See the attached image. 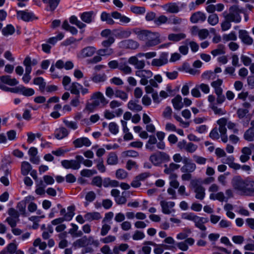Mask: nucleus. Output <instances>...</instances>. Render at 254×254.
<instances>
[{"label":"nucleus","instance_id":"nucleus-64","mask_svg":"<svg viewBox=\"0 0 254 254\" xmlns=\"http://www.w3.org/2000/svg\"><path fill=\"white\" fill-rule=\"evenodd\" d=\"M14 27L11 25H8L2 30V33L4 36L12 35L14 32Z\"/></svg>","mask_w":254,"mask_h":254},{"label":"nucleus","instance_id":"nucleus-17","mask_svg":"<svg viewBox=\"0 0 254 254\" xmlns=\"http://www.w3.org/2000/svg\"><path fill=\"white\" fill-rule=\"evenodd\" d=\"M194 243V240L192 238H188L185 241L177 243L176 246L182 251H187L189 249V246H192Z\"/></svg>","mask_w":254,"mask_h":254},{"label":"nucleus","instance_id":"nucleus-30","mask_svg":"<svg viewBox=\"0 0 254 254\" xmlns=\"http://www.w3.org/2000/svg\"><path fill=\"white\" fill-rule=\"evenodd\" d=\"M173 107L175 110H180L184 107V103L182 102V98L181 95H177L172 100Z\"/></svg>","mask_w":254,"mask_h":254},{"label":"nucleus","instance_id":"nucleus-62","mask_svg":"<svg viewBox=\"0 0 254 254\" xmlns=\"http://www.w3.org/2000/svg\"><path fill=\"white\" fill-rule=\"evenodd\" d=\"M97 173L95 170L83 169L80 171V175L85 177H90Z\"/></svg>","mask_w":254,"mask_h":254},{"label":"nucleus","instance_id":"nucleus-42","mask_svg":"<svg viewBox=\"0 0 254 254\" xmlns=\"http://www.w3.org/2000/svg\"><path fill=\"white\" fill-rule=\"evenodd\" d=\"M222 84L223 80L219 78L211 83V86L214 88L215 93L223 91L221 87Z\"/></svg>","mask_w":254,"mask_h":254},{"label":"nucleus","instance_id":"nucleus-49","mask_svg":"<svg viewBox=\"0 0 254 254\" xmlns=\"http://www.w3.org/2000/svg\"><path fill=\"white\" fill-rule=\"evenodd\" d=\"M20 93L25 96H31L35 94V91L32 88L21 85Z\"/></svg>","mask_w":254,"mask_h":254},{"label":"nucleus","instance_id":"nucleus-44","mask_svg":"<svg viewBox=\"0 0 254 254\" xmlns=\"http://www.w3.org/2000/svg\"><path fill=\"white\" fill-rule=\"evenodd\" d=\"M119 69L125 74H130L132 72V68L126 62L120 63Z\"/></svg>","mask_w":254,"mask_h":254},{"label":"nucleus","instance_id":"nucleus-39","mask_svg":"<svg viewBox=\"0 0 254 254\" xmlns=\"http://www.w3.org/2000/svg\"><path fill=\"white\" fill-rule=\"evenodd\" d=\"M84 218L88 221L99 220L101 218L100 213L98 212H88L84 215Z\"/></svg>","mask_w":254,"mask_h":254},{"label":"nucleus","instance_id":"nucleus-34","mask_svg":"<svg viewBox=\"0 0 254 254\" xmlns=\"http://www.w3.org/2000/svg\"><path fill=\"white\" fill-rule=\"evenodd\" d=\"M105 48L98 50L97 53L102 57H109L114 53V50L110 47H104Z\"/></svg>","mask_w":254,"mask_h":254},{"label":"nucleus","instance_id":"nucleus-31","mask_svg":"<svg viewBox=\"0 0 254 254\" xmlns=\"http://www.w3.org/2000/svg\"><path fill=\"white\" fill-rule=\"evenodd\" d=\"M68 133L69 132L66 128L62 127L55 130V136L58 139H61L67 136Z\"/></svg>","mask_w":254,"mask_h":254},{"label":"nucleus","instance_id":"nucleus-6","mask_svg":"<svg viewBox=\"0 0 254 254\" xmlns=\"http://www.w3.org/2000/svg\"><path fill=\"white\" fill-rule=\"evenodd\" d=\"M135 74L141 78L140 83L143 85H146L148 82V79L153 75L152 72L150 70L144 68L141 70H136Z\"/></svg>","mask_w":254,"mask_h":254},{"label":"nucleus","instance_id":"nucleus-20","mask_svg":"<svg viewBox=\"0 0 254 254\" xmlns=\"http://www.w3.org/2000/svg\"><path fill=\"white\" fill-rule=\"evenodd\" d=\"M208 222L207 218L197 216L194 221L195 226L202 231H205L206 227L204 224Z\"/></svg>","mask_w":254,"mask_h":254},{"label":"nucleus","instance_id":"nucleus-63","mask_svg":"<svg viewBox=\"0 0 254 254\" xmlns=\"http://www.w3.org/2000/svg\"><path fill=\"white\" fill-rule=\"evenodd\" d=\"M63 122L65 126L68 128L75 130L78 128V125L76 122L64 120Z\"/></svg>","mask_w":254,"mask_h":254},{"label":"nucleus","instance_id":"nucleus-61","mask_svg":"<svg viewBox=\"0 0 254 254\" xmlns=\"http://www.w3.org/2000/svg\"><path fill=\"white\" fill-rule=\"evenodd\" d=\"M73 245L74 246L77 247H83L87 245V242H86V236H84L82 237L81 238L77 240L76 241H75L73 243Z\"/></svg>","mask_w":254,"mask_h":254},{"label":"nucleus","instance_id":"nucleus-47","mask_svg":"<svg viewBox=\"0 0 254 254\" xmlns=\"http://www.w3.org/2000/svg\"><path fill=\"white\" fill-rule=\"evenodd\" d=\"M112 18L113 17L112 16V15H110L106 12H102L101 15L102 21H106L107 24L110 25H113L115 23Z\"/></svg>","mask_w":254,"mask_h":254},{"label":"nucleus","instance_id":"nucleus-35","mask_svg":"<svg viewBox=\"0 0 254 254\" xmlns=\"http://www.w3.org/2000/svg\"><path fill=\"white\" fill-rule=\"evenodd\" d=\"M186 37V34L183 33H171L168 35V38L169 40L176 42L185 39Z\"/></svg>","mask_w":254,"mask_h":254},{"label":"nucleus","instance_id":"nucleus-4","mask_svg":"<svg viewBox=\"0 0 254 254\" xmlns=\"http://www.w3.org/2000/svg\"><path fill=\"white\" fill-rule=\"evenodd\" d=\"M219 186L216 184H211L208 188V190L210 194L209 199L212 200H218L223 202L225 200V196L222 191H219Z\"/></svg>","mask_w":254,"mask_h":254},{"label":"nucleus","instance_id":"nucleus-60","mask_svg":"<svg viewBox=\"0 0 254 254\" xmlns=\"http://www.w3.org/2000/svg\"><path fill=\"white\" fill-rule=\"evenodd\" d=\"M116 177L119 180H124L127 177V173L124 169H119L116 171Z\"/></svg>","mask_w":254,"mask_h":254},{"label":"nucleus","instance_id":"nucleus-12","mask_svg":"<svg viewBox=\"0 0 254 254\" xmlns=\"http://www.w3.org/2000/svg\"><path fill=\"white\" fill-rule=\"evenodd\" d=\"M168 54L162 53L158 59H154L151 62V65L153 66H161L168 63Z\"/></svg>","mask_w":254,"mask_h":254},{"label":"nucleus","instance_id":"nucleus-56","mask_svg":"<svg viewBox=\"0 0 254 254\" xmlns=\"http://www.w3.org/2000/svg\"><path fill=\"white\" fill-rule=\"evenodd\" d=\"M139 156V153L134 150H129L124 151L122 153V156L123 158H126L127 157L136 158Z\"/></svg>","mask_w":254,"mask_h":254},{"label":"nucleus","instance_id":"nucleus-1","mask_svg":"<svg viewBox=\"0 0 254 254\" xmlns=\"http://www.w3.org/2000/svg\"><path fill=\"white\" fill-rule=\"evenodd\" d=\"M233 189L242 195L254 196V181L249 178L243 179L240 176L233 177L231 181Z\"/></svg>","mask_w":254,"mask_h":254},{"label":"nucleus","instance_id":"nucleus-32","mask_svg":"<svg viewBox=\"0 0 254 254\" xmlns=\"http://www.w3.org/2000/svg\"><path fill=\"white\" fill-rule=\"evenodd\" d=\"M138 100H130L127 104L128 108L134 112H139L142 110V106L139 104Z\"/></svg>","mask_w":254,"mask_h":254},{"label":"nucleus","instance_id":"nucleus-23","mask_svg":"<svg viewBox=\"0 0 254 254\" xmlns=\"http://www.w3.org/2000/svg\"><path fill=\"white\" fill-rule=\"evenodd\" d=\"M239 38L242 42L247 45H252L253 43V40L251 38L247 31L244 30H240L239 32Z\"/></svg>","mask_w":254,"mask_h":254},{"label":"nucleus","instance_id":"nucleus-52","mask_svg":"<svg viewBox=\"0 0 254 254\" xmlns=\"http://www.w3.org/2000/svg\"><path fill=\"white\" fill-rule=\"evenodd\" d=\"M168 20V17L164 15H161L156 18L154 20V23L157 26H160L162 24H166Z\"/></svg>","mask_w":254,"mask_h":254},{"label":"nucleus","instance_id":"nucleus-22","mask_svg":"<svg viewBox=\"0 0 254 254\" xmlns=\"http://www.w3.org/2000/svg\"><path fill=\"white\" fill-rule=\"evenodd\" d=\"M132 30L136 35L139 40L147 42L150 31L146 30H140L137 28L133 29Z\"/></svg>","mask_w":254,"mask_h":254},{"label":"nucleus","instance_id":"nucleus-36","mask_svg":"<svg viewBox=\"0 0 254 254\" xmlns=\"http://www.w3.org/2000/svg\"><path fill=\"white\" fill-rule=\"evenodd\" d=\"M196 168V165L194 163L191 162L186 165H184L181 168V171L182 173H192L195 170Z\"/></svg>","mask_w":254,"mask_h":254},{"label":"nucleus","instance_id":"nucleus-41","mask_svg":"<svg viewBox=\"0 0 254 254\" xmlns=\"http://www.w3.org/2000/svg\"><path fill=\"white\" fill-rule=\"evenodd\" d=\"M102 185L105 188L117 187L119 186V183L116 180H111L109 178H105L103 180Z\"/></svg>","mask_w":254,"mask_h":254},{"label":"nucleus","instance_id":"nucleus-59","mask_svg":"<svg viewBox=\"0 0 254 254\" xmlns=\"http://www.w3.org/2000/svg\"><path fill=\"white\" fill-rule=\"evenodd\" d=\"M103 179L100 176H95L93 178L91 184L92 186L101 188L102 186Z\"/></svg>","mask_w":254,"mask_h":254},{"label":"nucleus","instance_id":"nucleus-54","mask_svg":"<svg viewBox=\"0 0 254 254\" xmlns=\"http://www.w3.org/2000/svg\"><path fill=\"white\" fill-rule=\"evenodd\" d=\"M115 97L119 98L124 101H126L128 98V95L125 91L118 89L115 90Z\"/></svg>","mask_w":254,"mask_h":254},{"label":"nucleus","instance_id":"nucleus-51","mask_svg":"<svg viewBox=\"0 0 254 254\" xmlns=\"http://www.w3.org/2000/svg\"><path fill=\"white\" fill-rule=\"evenodd\" d=\"M224 48L225 47L223 45L219 44L218 45V47L216 49H214L211 52V54L214 57L224 54L225 53Z\"/></svg>","mask_w":254,"mask_h":254},{"label":"nucleus","instance_id":"nucleus-18","mask_svg":"<svg viewBox=\"0 0 254 254\" xmlns=\"http://www.w3.org/2000/svg\"><path fill=\"white\" fill-rule=\"evenodd\" d=\"M205 14L201 11H197L193 13L190 18V21L193 23L202 22L206 20Z\"/></svg>","mask_w":254,"mask_h":254},{"label":"nucleus","instance_id":"nucleus-38","mask_svg":"<svg viewBox=\"0 0 254 254\" xmlns=\"http://www.w3.org/2000/svg\"><path fill=\"white\" fill-rule=\"evenodd\" d=\"M32 169V166L29 162L23 161L21 163V172L23 176L27 175Z\"/></svg>","mask_w":254,"mask_h":254},{"label":"nucleus","instance_id":"nucleus-28","mask_svg":"<svg viewBox=\"0 0 254 254\" xmlns=\"http://www.w3.org/2000/svg\"><path fill=\"white\" fill-rule=\"evenodd\" d=\"M163 8L167 12L176 13L180 11L179 7L176 3H169L163 6Z\"/></svg>","mask_w":254,"mask_h":254},{"label":"nucleus","instance_id":"nucleus-27","mask_svg":"<svg viewBox=\"0 0 254 254\" xmlns=\"http://www.w3.org/2000/svg\"><path fill=\"white\" fill-rule=\"evenodd\" d=\"M143 244L144 245H151L155 247L156 246L157 247L154 249V252L155 254H162L164 252L163 247H164L166 249L167 248V246L165 245L162 244L157 245L156 243L152 241H145L144 242Z\"/></svg>","mask_w":254,"mask_h":254},{"label":"nucleus","instance_id":"nucleus-37","mask_svg":"<svg viewBox=\"0 0 254 254\" xmlns=\"http://www.w3.org/2000/svg\"><path fill=\"white\" fill-rule=\"evenodd\" d=\"M107 79V76L105 73H94L91 77V80L94 83L104 82Z\"/></svg>","mask_w":254,"mask_h":254},{"label":"nucleus","instance_id":"nucleus-50","mask_svg":"<svg viewBox=\"0 0 254 254\" xmlns=\"http://www.w3.org/2000/svg\"><path fill=\"white\" fill-rule=\"evenodd\" d=\"M81 84L77 82H73L70 86L71 93L79 96V90Z\"/></svg>","mask_w":254,"mask_h":254},{"label":"nucleus","instance_id":"nucleus-8","mask_svg":"<svg viewBox=\"0 0 254 254\" xmlns=\"http://www.w3.org/2000/svg\"><path fill=\"white\" fill-rule=\"evenodd\" d=\"M160 34L158 32H150L146 45L148 47L156 46L161 42Z\"/></svg>","mask_w":254,"mask_h":254},{"label":"nucleus","instance_id":"nucleus-2","mask_svg":"<svg viewBox=\"0 0 254 254\" xmlns=\"http://www.w3.org/2000/svg\"><path fill=\"white\" fill-rule=\"evenodd\" d=\"M243 9L239 8L237 5L231 6L228 11H224L222 15L224 18L231 21L235 23H239L241 21V13H244Z\"/></svg>","mask_w":254,"mask_h":254},{"label":"nucleus","instance_id":"nucleus-14","mask_svg":"<svg viewBox=\"0 0 254 254\" xmlns=\"http://www.w3.org/2000/svg\"><path fill=\"white\" fill-rule=\"evenodd\" d=\"M128 63L133 65L136 70H141L144 68L145 66V61L144 60H139L136 57H130L128 60Z\"/></svg>","mask_w":254,"mask_h":254},{"label":"nucleus","instance_id":"nucleus-45","mask_svg":"<svg viewBox=\"0 0 254 254\" xmlns=\"http://www.w3.org/2000/svg\"><path fill=\"white\" fill-rule=\"evenodd\" d=\"M244 138L248 141H254V128L247 129L244 133Z\"/></svg>","mask_w":254,"mask_h":254},{"label":"nucleus","instance_id":"nucleus-25","mask_svg":"<svg viewBox=\"0 0 254 254\" xmlns=\"http://www.w3.org/2000/svg\"><path fill=\"white\" fill-rule=\"evenodd\" d=\"M0 82L3 84H7L9 86H15L18 84L16 79L11 78L9 75H3L0 77Z\"/></svg>","mask_w":254,"mask_h":254},{"label":"nucleus","instance_id":"nucleus-13","mask_svg":"<svg viewBox=\"0 0 254 254\" xmlns=\"http://www.w3.org/2000/svg\"><path fill=\"white\" fill-rule=\"evenodd\" d=\"M16 14L18 19H21L24 21H29L37 18L33 13L29 12L27 10L17 11Z\"/></svg>","mask_w":254,"mask_h":254},{"label":"nucleus","instance_id":"nucleus-57","mask_svg":"<svg viewBox=\"0 0 254 254\" xmlns=\"http://www.w3.org/2000/svg\"><path fill=\"white\" fill-rule=\"evenodd\" d=\"M75 159L79 161L80 165L81 163H82L85 166L87 167H90L92 166L93 163L91 160L88 159H84V158L81 155H76L75 156Z\"/></svg>","mask_w":254,"mask_h":254},{"label":"nucleus","instance_id":"nucleus-5","mask_svg":"<svg viewBox=\"0 0 254 254\" xmlns=\"http://www.w3.org/2000/svg\"><path fill=\"white\" fill-rule=\"evenodd\" d=\"M169 156L164 152H158L150 156V161L155 166L160 165L163 161H169Z\"/></svg>","mask_w":254,"mask_h":254},{"label":"nucleus","instance_id":"nucleus-3","mask_svg":"<svg viewBox=\"0 0 254 254\" xmlns=\"http://www.w3.org/2000/svg\"><path fill=\"white\" fill-rule=\"evenodd\" d=\"M91 100H92L93 102L92 103L87 105L86 108L88 109L97 107L100 104L105 106L108 103L106 98L101 92H94L91 96Z\"/></svg>","mask_w":254,"mask_h":254},{"label":"nucleus","instance_id":"nucleus-46","mask_svg":"<svg viewBox=\"0 0 254 254\" xmlns=\"http://www.w3.org/2000/svg\"><path fill=\"white\" fill-rule=\"evenodd\" d=\"M205 189L203 186L194 190L195 197L199 200L203 199L205 195Z\"/></svg>","mask_w":254,"mask_h":254},{"label":"nucleus","instance_id":"nucleus-43","mask_svg":"<svg viewBox=\"0 0 254 254\" xmlns=\"http://www.w3.org/2000/svg\"><path fill=\"white\" fill-rule=\"evenodd\" d=\"M107 163L110 165H115L118 163V158L117 154L114 152L109 154L107 160Z\"/></svg>","mask_w":254,"mask_h":254},{"label":"nucleus","instance_id":"nucleus-10","mask_svg":"<svg viewBox=\"0 0 254 254\" xmlns=\"http://www.w3.org/2000/svg\"><path fill=\"white\" fill-rule=\"evenodd\" d=\"M61 164L66 169L78 170L80 168V162L76 159L75 160H64L62 161Z\"/></svg>","mask_w":254,"mask_h":254},{"label":"nucleus","instance_id":"nucleus-26","mask_svg":"<svg viewBox=\"0 0 254 254\" xmlns=\"http://www.w3.org/2000/svg\"><path fill=\"white\" fill-rule=\"evenodd\" d=\"M164 167H165V169L164 171V173L166 174L169 175V176H171L172 174L177 175L174 172L180 168V165L174 163H171L169 164V166L165 165Z\"/></svg>","mask_w":254,"mask_h":254},{"label":"nucleus","instance_id":"nucleus-11","mask_svg":"<svg viewBox=\"0 0 254 254\" xmlns=\"http://www.w3.org/2000/svg\"><path fill=\"white\" fill-rule=\"evenodd\" d=\"M96 52V48L93 46H88L82 49L78 54L77 57L80 59L91 57Z\"/></svg>","mask_w":254,"mask_h":254},{"label":"nucleus","instance_id":"nucleus-40","mask_svg":"<svg viewBox=\"0 0 254 254\" xmlns=\"http://www.w3.org/2000/svg\"><path fill=\"white\" fill-rule=\"evenodd\" d=\"M33 83L39 86V90L41 92H43L44 91L46 86V83L45 82L43 77H38L35 78L33 79Z\"/></svg>","mask_w":254,"mask_h":254},{"label":"nucleus","instance_id":"nucleus-48","mask_svg":"<svg viewBox=\"0 0 254 254\" xmlns=\"http://www.w3.org/2000/svg\"><path fill=\"white\" fill-rule=\"evenodd\" d=\"M69 22L71 24L77 26L79 29H82L86 26L85 24L79 20L77 17L74 15H72L70 17Z\"/></svg>","mask_w":254,"mask_h":254},{"label":"nucleus","instance_id":"nucleus-53","mask_svg":"<svg viewBox=\"0 0 254 254\" xmlns=\"http://www.w3.org/2000/svg\"><path fill=\"white\" fill-rule=\"evenodd\" d=\"M207 21L208 23L212 26L216 25L219 22V17L218 15L216 13H212L210 14L208 17Z\"/></svg>","mask_w":254,"mask_h":254},{"label":"nucleus","instance_id":"nucleus-58","mask_svg":"<svg viewBox=\"0 0 254 254\" xmlns=\"http://www.w3.org/2000/svg\"><path fill=\"white\" fill-rule=\"evenodd\" d=\"M45 3H49L50 10H54L58 5L60 0H42Z\"/></svg>","mask_w":254,"mask_h":254},{"label":"nucleus","instance_id":"nucleus-29","mask_svg":"<svg viewBox=\"0 0 254 254\" xmlns=\"http://www.w3.org/2000/svg\"><path fill=\"white\" fill-rule=\"evenodd\" d=\"M217 123L219 126L218 131L219 130L221 135L226 134L227 128L225 126L227 123V119L222 118L217 121Z\"/></svg>","mask_w":254,"mask_h":254},{"label":"nucleus","instance_id":"nucleus-19","mask_svg":"<svg viewBox=\"0 0 254 254\" xmlns=\"http://www.w3.org/2000/svg\"><path fill=\"white\" fill-rule=\"evenodd\" d=\"M75 147L80 148L83 146L86 147L90 146L91 144V142L90 140L85 137H82L76 139L73 141Z\"/></svg>","mask_w":254,"mask_h":254},{"label":"nucleus","instance_id":"nucleus-33","mask_svg":"<svg viewBox=\"0 0 254 254\" xmlns=\"http://www.w3.org/2000/svg\"><path fill=\"white\" fill-rule=\"evenodd\" d=\"M30 199H33L34 197L31 196H28L25 197V200L21 201L17 203V208L22 215H24L25 213L26 202L30 200Z\"/></svg>","mask_w":254,"mask_h":254},{"label":"nucleus","instance_id":"nucleus-21","mask_svg":"<svg viewBox=\"0 0 254 254\" xmlns=\"http://www.w3.org/2000/svg\"><path fill=\"white\" fill-rule=\"evenodd\" d=\"M95 14L93 11H86L80 14V18L82 21L87 24L93 22L94 20Z\"/></svg>","mask_w":254,"mask_h":254},{"label":"nucleus","instance_id":"nucleus-16","mask_svg":"<svg viewBox=\"0 0 254 254\" xmlns=\"http://www.w3.org/2000/svg\"><path fill=\"white\" fill-rule=\"evenodd\" d=\"M119 44L121 48L130 49H136L139 46L138 43L132 39L123 40Z\"/></svg>","mask_w":254,"mask_h":254},{"label":"nucleus","instance_id":"nucleus-55","mask_svg":"<svg viewBox=\"0 0 254 254\" xmlns=\"http://www.w3.org/2000/svg\"><path fill=\"white\" fill-rule=\"evenodd\" d=\"M177 175H172L171 176H169V178L170 180V186L171 188L174 189H177L179 186V183L177 180Z\"/></svg>","mask_w":254,"mask_h":254},{"label":"nucleus","instance_id":"nucleus-24","mask_svg":"<svg viewBox=\"0 0 254 254\" xmlns=\"http://www.w3.org/2000/svg\"><path fill=\"white\" fill-rule=\"evenodd\" d=\"M242 155L240 157V160L242 163H245L249 160L250 155L252 154L251 148L244 147L241 149Z\"/></svg>","mask_w":254,"mask_h":254},{"label":"nucleus","instance_id":"nucleus-7","mask_svg":"<svg viewBox=\"0 0 254 254\" xmlns=\"http://www.w3.org/2000/svg\"><path fill=\"white\" fill-rule=\"evenodd\" d=\"M101 36L107 38L102 42L103 47H110L115 41L114 37L112 35V32L110 29H106L102 31Z\"/></svg>","mask_w":254,"mask_h":254},{"label":"nucleus","instance_id":"nucleus-15","mask_svg":"<svg viewBox=\"0 0 254 254\" xmlns=\"http://www.w3.org/2000/svg\"><path fill=\"white\" fill-rule=\"evenodd\" d=\"M160 205L162 208V212L165 214H170L172 212H174L173 208L175 205V203L173 201L161 200L160 201Z\"/></svg>","mask_w":254,"mask_h":254},{"label":"nucleus","instance_id":"nucleus-9","mask_svg":"<svg viewBox=\"0 0 254 254\" xmlns=\"http://www.w3.org/2000/svg\"><path fill=\"white\" fill-rule=\"evenodd\" d=\"M132 30L130 28L123 29L119 28L113 30V32L116 37L118 39L127 38L131 35Z\"/></svg>","mask_w":254,"mask_h":254}]
</instances>
